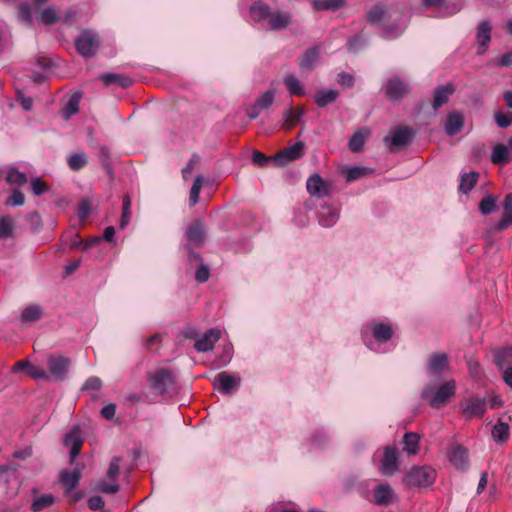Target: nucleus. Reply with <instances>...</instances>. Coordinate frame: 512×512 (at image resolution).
Returning a JSON list of instances; mask_svg holds the SVG:
<instances>
[{
  "instance_id": "obj_1",
  "label": "nucleus",
  "mask_w": 512,
  "mask_h": 512,
  "mask_svg": "<svg viewBox=\"0 0 512 512\" xmlns=\"http://www.w3.org/2000/svg\"><path fill=\"white\" fill-rule=\"evenodd\" d=\"M368 20L382 30L384 38L395 39L406 29L409 15L403 8L375 6L368 13Z\"/></svg>"
},
{
  "instance_id": "obj_2",
  "label": "nucleus",
  "mask_w": 512,
  "mask_h": 512,
  "mask_svg": "<svg viewBox=\"0 0 512 512\" xmlns=\"http://www.w3.org/2000/svg\"><path fill=\"white\" fill-rule=\"evenodd\" d=\"M250 16L254 22L264 23V28L271 31L284 30L293 21V15L289 11L271 9L262 2H257L250 7Z\"/></svg>"
},
{
  "instance_id": "obj_3",
  "label": "nucleus",
  "mask_w": 512,
  "mask_h": 512,
  "mask_svg": "<svg viewBox=\"0 0 512 512\" xmlns=\"http://www.w3.org/2000/svg\"><path fill=\"white\" fill-rule=\"evenodd\" d=\"M394 330L389 323L373 321L363 331L365 344L373 351L379 352L380 345L391 339Z\"/></svg>"
},
{
  "instance_id": "obj_4",
  "label": "nucleus",
  "mask_w": 512,
  "mask_h": 512,
  "mask_svg": "<svg viewBox=\"0 0 512 512\" xmlns=\"http://www.w3.org/2000/svg\"><path fill=\"white\" fill-rule=\"evenodd\" d=\"M456 391V382L449 380L439 387L428 384L422 391V397L433 408H441L454 396Z\"/></svg>"
},
{
  "instance_id": "obj_5",
  "label": "nucleus",
  "mask_w": 512,
  "mask_h": 512,
  "mask_svg": "<svg viewBox=\"0 0 512 512\" xmlns=\"http://www.w3.org/2000/svg\"><path fill=\"white\" fill-rule=\"evenodd\" d=\"M436 471L429 466L413 467L404 477V483L409 487H428L434 483Z\"/></svg>"
},
{
  "instance_id": "obj_6",
  "label": "nucleus",
  "mask_w": 512,
  "mask_h": 512,
  "mask_svg": "<svg viewBox=\"0 0 512 512\" xmlns=\"http://www.w3.org/2000/svg\"><path fill=\"white\" fill-rule=\"evenodd\" d=\"M99 44L98 35L92 31L83 32L75 41L77 51L84 57L92 56Z\"/></svg>"
},
{
  "instance_id": "obj_7",
  "label": "nucleus",
  "mask_w": 512,
  "mask_h": 512,
  "mask_svg": "<svg viewBox=\"0 0 512 512\" xmlns=\"http://www.w3.org/2000/svg\"><path fill=\"white\" fill-rule=\"evenodd\" d=\"M448 370L449 362L447 354L443 352H435L431 354L427 364V373L429 377L440 378L441 374Z\"/></svg>"
},
{
  "instance_id": "obj_8",
  "label": "nucleus",
  "mask_w": 512,
  "mask_h": 512,
  "mask_svg": "<svg viewBox=\"0 0 512 512\" xmlns=\"http://www.w3.org/2000/svg\"><path fill=\"white\" fill-rule=\"evenodd\" d=\"M378 469L383 475L391 476L395 474L398 470V451L395 447H385Z\"/></svg>"
},
{
  "instance_id": "obj_9",
  "label": "nucleus",
  "mask_w": 512,
  "mask_h": 512,
  "mask_svg": "<svg viewBox=\"0 0 512 512\" xmlns=\"http://www.w3.org/2000/svg\"><path fill=\"white\" fill-rule=\"evenodd\" d=\"M49 373L57 380H63L68 373L70 359L61 355H50L48 358Z\"/></svg>"
},
{
  "instance_id": "obj_10",
  "label": "nucleus",
  "mask_w": 512,
  "mask_h": 512,
  "mask_svg": "<svg viewBox=\"0 0 512 512\" xmlns=\"http://www.w3.org/2000/svg\"><path fill=\"white\" fill-rule=\"evenodd\" d=\"M373 497L377 505L384 507L392 505L397 500L394 490L386 483L375 487Z\"/></svg>"
},
{
  "instance_id": "obj_11",
  "label": "nucleus",
  "mask_w": 512,
  "mask_h": 512,
  "mask_svg": "<svg viewBox=\"0 0 512 512\" xmlns=\"http://www.w3.org/2000/svg\"><path fill=\"white\" fill-rule=\"evenodd\" d=\"M485 411V398L472 397L462 404V412L467 418L482 417Z\"/></svg>"
},
{
  "instance_id": "obj_12",
  "label": "nucleus",
  "mask_w": 512,
  "mask_h": 512,
  "mask_svg": "<svg viewBox=\"0 0 512 512\" xmlns=\"http://www.w3.org/2000/svg\"><path fill=\"white\" fill-rule=\"evenodd\" d=\"M151 386L158 393L163 394L174 383V377L168 370H160L150 378Z\"/></svg>"
},
{
  "instance_id": "obj_13",
  "label": "nucleus",
  "mask_w": 512,
  "mask_h": 512,
  "mask_svg": "<svg viewBox=\"0 0 512 512\" xmlns=\"http://www.w3.org/2000/svg\"><path fill=\"white\" fill-rule=\"evenodd\" d=\"M304 143L297 142L296 144L280 151L273 158L274 162L278 165H285L286 163L300 158L303 154Z\"/></svg>"
},
{
  "instance_id": "obj_14",
  "label": "nucleus",
  "mask_w": 512,
  "mask_h": 512,
  "mask_svg": "<svg viewBox=\"0 0 512 512\" xmlns=\"http://www.w3.org/2000/svg\"><path fill=\"white\" fill-rule=\"evenodd\" d=\"M221 331L212 328L205 332L203 336L195 342V349L198 352H207L213 349L215 343L220 339Z\"/></svg>"
},
{
  "instance_id": "obj_15",
  "label": "nucleus",
  "mask_w": 512,
  "mask_h": 512,
  "mask_svg": "<svg viewBox=\"0 0 512 512\" xmlns=\"http://www.w3.org/2000/svg\"><path fill=\"white\" fill-rule=\"evenodd\" d=\"M409 92V86L401 81L399 78L394 77L389 79L386 85V95L390 100H399Z\"/></svg>"
},
{
  "instance_id": "obj_16",
  "label": "nucleus",
  "mask_w": 512,
  "mask_h": 512,
  "mask_svg": "<svg viewBox=\"0 0 512 512\" xmlns=\"http://www.w3.org/2000/svg\"><path fill=\"white\" fill-rule=\"evenodd\" d=\"M310 195L323 198L329 195V185L319 176L312 175L306 183Z\"/></svg>"
},
{
  "instance_id": "obj_17",
  "label": "nucleus",
  "mask_w": 512,
  "mask_h": 512,
  "mask_svg": "<svg viewBox=\"0 0 512 512\" xmlns=\"http://www.w3.org/2000/svg\"><path fill=\"white\" fill-rule=\"evenodd\" d=\"M83 440L78 427L73 428L64 438V445L70 447V458L73 461L80 453Z\"/></svg>"
},
{
  "instance_id": "obj_18",
  "label": "nucleus",
  "mask_w": 512,
  "mask_h": 512,
  "mask_svg": "<svg viewBox=\"0 0 512 512\" xmlns=\"http://www.w3.org/2000/svg\"><path fill=\"white\" fill-rule=\"evenodd\" d=\"M339 219V211L331 205L324 204L318 211V221L323 227L329 228L336 224Z\"/></svg>"
},
{
  "instance_id": "obj_19",
  "label": "nucleus",
  "mask_w": 512,
  "mask_h": 512,
  "mask_svg": "<svg viewBox=\"0 0 512 512\" xmlns=\"http://www.w3.org/2000/svg\"><path fill=\"white\" fill-rule=\"evenodd\" d=\"M187 240L190 245L202 246L205 239V228L200 220H195L188 227L186 232Z\"/></svg>"
},
{
  "instance_id": "obj_20",
  "label": "nucleus",
  "mask_w": 512,
  "mask_h": 512,
  "mask_svg": "<svg viewBox=\"0 0 512 512\" xmlns=\"http://www.w3.org/2000/svg\"><path fill=\"white\" fill-rule=\"evenodd\" d=\"M412 134L411 130L406 127H398L391 132V136L384 138L386 143H390L393 147H401L409 144Z\"/></svg>"
},
{
  "instance_id": "obj_21",
  "label": "nucleus",
  "mask_w": 512,
  "mask_h": 512,
  "mask_svg": "<svg viewBox=\"0 0 512 512\" xmlns=\"http://www.w3.org/2000/svg\"><path fill=\"white\" fill-rule=\"evenodd\" d=\"M240 378L229 374L228 372H220L215 378V386L224 393H229L231 390L239 386Z\"/></svg>"
},
{
  "instance_id": "obj_22",
  "label": "nucleus",
  "mask_w": 512,
  "mask_h": 512,
  "mask_svg": "<svg viewBox=\"0 0 512 512\" xmlns=\"http://www.w3.org/2000/svg\"><path fill=\"white\" fill-rule=\"evenodd\" d=\"M449 458L451 463L457 469H465L468 466V451L466 448L459 444H455L451 447L449 452Z\"/></svg>"
},
{
  "instance_id": "obj_23",
  "label": "nucleus",
  "mask_w": 512,
  "mask_h": 512,
  "mask_svg": "<svg viewBox=\"0 0 512 512\" xmlns=\"http://www.w3.org/2000/svg\"><path fill=\"white\" fill-rule=\"evenodd\" d=\"M454 93V87L452 84H446L439 86L435 89L433 94L432 107L437 111L440 107L446 104L450 96Z\"/></svg>"
},
{
  "instance_id": "obj_24",
  "label": "nucleus",
  "mask_w": 512,
  "mask_h": 512,
  "mask_svg": "<svg viewBox=\"0 0 512 512\" xmlns=\"http://www.w3.org/2000/svg\"><path fill=\"white\" fill-rule=\"evenodd\" d=\"M304 114L305 109L303 107H290L289 109L284 111L282 126L288 130L292 129L298 123L301 122Z\"/></svg>"
},
{
  "instance_id": "obj_25",
  "label": "nucleus",
  "mask_w": 512,
  "mask_h": 512,
  "mask_svg": "<svg viewBox=\"0 0 512 512\" xmlns=\"http://www.w3.org/2000/svg\"><path fill=\"white\" fill-rule=\"evenodd\" d=\"M464 124V117L458 111H452L447 116L445 125V132L449 136H454L462 129Z\"/></svg>"
},
{
  "instance_id": "obj_26",
  "label": "nucleus",
  "mask_w": 512,
  "mask_h": 512,
  "mask_svg": "<svg viewBox=\"0 0 512 512\" xmlns=\"http://www.w3.org/2000/svg\"><path fill=\"white\" fill-rule=\"evenodd\" d=\"M491 39V26L488 21H483L480 23L477 30V40L479 43L477 53L482 55L486 52L488 47V43Z\"/></svg>"
},
{
  "instance_id": "obj_27",
  "label": "nucleus",
  "mask_w": 512,
  "mask_h": 512,
  "mask_svg": "<svg viewBox=\"0 0 512 512\" xmlns=\"http://www.w3.org/2000/svg\"><path fill=\"white\" fill-rule=\"evenodd\" d=\"M80 478L81 472L79 469L61 472L60 479L66 493H71L74 490V488L78 485Z\"/></svg>"
},
{
  "instance_id": "obj_28",
  "label": "nucleus",
  "mask_w": 512,
  "mask_h": 512,
  "mask_svg": "<svg viewBox=\"0 0 512 512\" xmlns=\"http://www.w3.org/2000/svg\"><path fill=\"white\" fill-rule=\"evenodd\" d=\"M100 80L106 85L115 84L122 88H128L132 85L133 81L126 75L118 73H107L100 77Z\"/></svg>"
},
{
  "instance_id": "obj_29",
  "label": "nucleus",
  "mask_w": 512,
  "mask_h": 512,
  "mask_svg": "<svg viewBox=\"0 0 512 512\" xmlns=\"http://www.w3.org/2000/svg\"><path fill=\"white\" fill-rule=\"evenodd\" d=\"M15 221L11 217L2 216V246H13L15 230Z\"/></svg>"
},
{
  "instance_id": "obj_30",
  "label": "nucleus",
  "mask_w": 512,
  "mask_h": 512,
  "mask_svg": "<svg viewBox=\"0 0 512 512\" xmlns=\"http://www.w3.org/2000/svg\"><path fill=\"white\" fill-rule=\"evenodd\" d=\"M492 438L497 443H505L510 436V427L507 423L498 421L492 428Z\"/></svg>"
},
{
  "instance_id": "obj_31",
  "label": "nucleus",
  "mask_w": 512,
  "mask_h": 512,
  "mask_svg": "<svg viewBox=\"0 0 512 512\" xmlns=\"http://www.w3.org/2000/svg\"><path fill=\"white\" fill-rule=\"evenodd\" d=\"M494 361L501 371L512 367V348L496 351Z\"/></svg>"
},
{
  "instance_id": "obj_32",
  "label": "nucleus",
  "mask_w": 512,
  "mask_h": 512,
  "mask_svg": "<svg viewBox=\"0 0 512 512\" xmlns=\"http://www.w3.org/2000/svg\"><path fill=\"white\" fill-rule=\"evenodd\" d=\"M369 130L367 129H361L360 131L356 132L351 139L349 140V149L352 152H359L362 150L366 140L369 137Z\"/></svg>"
},
{
  "instance_id": "obj_33",
  "label": "nucleus",
  "mask_w": 512,
  "mask_h": 512,
  "mask_svg": "<svg viewBox=\"0 0 512 512\" xmlns=\"http://www.w3.org/2000/svg\"><path fill=\"white\" fill-rule=\"evenodd\" d=\"M420 437L417 433L409 432L403 437V450L409 455H415L418 452Z\"/></svg>"
},
{
  "instance_id": "obj_34",
  "label": "nucleus",
  "mask_w": 512,
  "mask_h": 512,
  "mask_svg": "<svg viewBox=\"0 0 512 512\" xmlns=\"http://www.w3.org/2000/svg\"><path fill=\"white\" fill-rule=\"evenodd\" d=\"M81 99V95L79 93H74L69 98L68 102L64 105L61 110V114L64 119H69L72 115L76 114L79 110V102Z\"/></svg>"
},
{
  "instance_id": "obj_35",
  "label": "nucleus",
  "mask_w": 512,
  "mask_h": 512,
  "mask_svg": "<svg viewBox=\"0 0 512 512\" xmlns=\"http://www.w3.org/2000/svg\"><path fill=\"white\" fill-rule=\"evenodd\" d=\"M61 16L59 11L55 7H47L45 8L40 15L37 17V20L44 25H53L60 20Z\"/></svg>"
},
{
  "instance_id": "obj_36",
  "label": "nucleus",
  "mask_w": 512,
  "mask_h": 512,
  "mask_svg": "<svg viewBox=\"0 0 512 512\" xmlns=\"http://www.w3.org/2000/svg\"><path fill=\"white\" fill-rule=\"evenodd\" d=\"M426 6H434L437 7L441 13V16H449L457 13L460 10V6L458 4H453L452 6H446L444 0H423Z\"/></svg>"
},
{
  "instance_id": "obj_37",
  "label": "nucleus",
  "mask_w": 512,
  "mask_h": 512,
  "mask_svg": "<svg viewBox=\"0 0 512 512\" xmlns=\"http://www.w3.org/2000/svg\"><path fill=\"white\" fill-rule=\"evenodd\" d=\"M283 82L288 91L295 96H302L305 93L303 86L300 81L293 75L287 74L283 78Z\"/></svg>"
},
{
  "instance_id": "obj_38",
  "label": "nucleus",
  "mask_w": 512,
  "mask_h": 512,
  "mask_svg": "<svg viewBox=\"0 0 512 512\" xmlns=\"http://www.w3.org/2000/svg\"><path fill=\"white\" fill-rule=\"evenodd\" d=\"M319 51L317 48L307 50L300 59L299 65L302 69L310 70L318 62Z\"/></svg>"
},
{
  "instance_id": "obj_39",
  "label": "nucleus",
  "mask_w": 512,
  "mask_h": 512,
  "mask_svg": "<svg viewBox=\"0 0 512 512\" xmlns=\"http://www.w3.org/2000/svg\"><path fill=\"white\" fill-rule=\"evenodd\" d=\"M491 161L494 164H499V165L506 164V163L510 162L508 148L501 144L496 145L492 151Z\"/></svg>"
},
{
  "instance_id": "obj_40",
  "label": "nucleus",
  "mask_w": 512,
  "mask_h": 512,
  "mask_svg": "<svg viewBox=\"0 0 512 512\" xmlns=\"http://www.w3.org/2000/svg\"><path fill=\"white\" fill-rule=\"evenodd\" d=\"M5 180L10 185L19 187V186L26 184L27 177L24 173L20 172L18 169L11 167L6 172Z\"/></svg>"
},
{
  "instance_id": "obj_41",
  "label": "nucleus",
  "mask_w": 512,
  "mask_h": 512,
  "mask_svg": "<svg viewBox=\"0 0 512 512\" xmlns=\"http://www.w3.org/2000/svg\"><path fill=\"white\" fill-rule=\"evenodd\" d=\"M338 97V91L334 89L322 90L315 95V102L319 107L334 102Z\"/></svg>"
},
{
  "instance_id": "obj_42",
  "label": "nucleus",
  "mask_w": 512,
  "mask_h": 512,
  "mask_svg": "<svg viewBox=\"0 0 512 512\" xmlns=\"http://www.w3.org/2000/svg\"><path fill=\"white\" fill-rule=\"evenodd\" d=\"M346 0H313L312 5L315 10L336 11L345 5Z\"/></svg>"
},
{
  "instance_id": "obj_43",
  "label": "nucleus",
  "mask_w": 512,
  "mask_h": 512,
  "mask_svg": "<svg viewBox=\"0 0 512 512\" xmlns=\"http://www.w3.org/2000/svg\"><path fill=\"white\" fill-rule=\"evenodd\" d=\"M42 308L39 305L27 306L21 313V320L23 322H36L42 316Z\"/></svg>"
},
{
  "instance_id": "obj_44",
  "label": "nucleus",
  "mask_w": 512,
  "mask_h": 512,
  "mask_svg": "<svg viewBox=\"0 0 512 512\" xmlns=\"http://www.w3.org/2000/svg\"><path fill=\"white\" fill-rule=\"evenodd\" d=\"M478 173L470 172L461 176L459 190L463 193H468L476 185L478 180Z\"/></svg>"
},
{
  "instance_id": "obj_45",
  "label": "nucleus",
  "mask_w": 512,
  "mask_h": 512,
  "mask_svg": "<svg viewBox=\"0 0 512 512\" xmlns=\"http://www.w3.org/2000/svg\"><path fill=\"white\" fill-rule=\"evenodd\" d=\"M94 490L106 494H115L119 491V485L116 480L102 479L96 482Z\"/></svg>"
},
{
  "instance_id": "obj_46",
  "label": "nucleus",
  "mask_w": 512,
  "mask_h": 512,
  "mask_svg": "<svg viewBox=\"0 0 512 512\" xmlns=\"http://www.w3.org/2000/svg\"><path fill=\"white\" fill-rule=\"evenodd\" d=\"M54 497L50 494L38 496L34 499L31 509L33 512H40L54 503Z\"/></svg>"
},
{
  "instance_id": "obj_47",
  "label": "nucleus",
  "mask_w": 512,
  "mask_h": 512,
  "mask_svg": "<svg viewBox=\"0 0 512 512\" xmlns=\"http://www.w3.org/2000/svg\"><path fill=\"white\" fill-rule=\"evenodd\" d=\"M68 166L73 171L84 168L87 164V156L84 153H75L68 157Z\"/></svg>"
},
{
  "instance_id": "obj_48",
  "label": "nucleus",
  "mask_w": 512,
  "mask_h": 512,
  "mask_svg": "<svg viewBox=\"0 0 512 512\" xmlns=\"http://www.w3.org/2000/svg\"><path fill=\"white\" fill-rule=\"evenodd\" d=\"M372 173V169L367 167H351L347 168L345 171L347 181H355L359 178H362L368 174Z\"/></svg>"
},
{
  "instance_id": "obj_49",
  "label": "nucleus",
  "mask_w": 512,
  "mask_h": 512,
  "mask_svg": "<svg viewBox=\"0 0 512 512\" xmlns=\"http://www.w3.org/2000/svg\"><path fill=\"white\" fill-rule=\"evenodd\" d=\"M130 208H131V198L129 195H125L123 197L122 215H121V219H120V228H122V229L125 228L130 221V218H131Z\"/></svg>"
},
{
  "instance_id": "obj_50",
  "label": "nucleus",
  "mask_w": 512,
  "mask_h": 512,
  "mask_svg": "<svg viewBox=\"0 0 512 512\" xmlns=\"http://www.w3.org/2000/svg\"><path fill=\"white\" fill-rule=\"evenodd\" d=\"M202 185H203V178H202V176H200V175L196 176V178H195V180L193 182V185L191 187V190H190L189 202H190L191 206H194V205H196L198 203V201H199V194H200Z\"/></svg>"
},
{
  "instance_id": "obj_51",
  "label": "nucleus",
  "mask_w": 512,
  "mask_h": 512,
  "mask_svg": "<svg viewBox=\"0 0 512 512\" xmlns=\"http://www.w3.org/2000/svg\"><path fill=\"white\" fill-rule=\"evenodd\" d=\"M24 203L25 196L18 188H14L5 201V204L11 207L22 206Z\"/></svg>"
},
{
  "instance_id": "obj_52",
  "label": "nucleus",
  "mask_w": 512,
  "mask_h": 512,
  "mask_svg": "<svg viewBox=\"0 0 512 512\" xmlns=\"http://www.w3.org/2000/svg\"><path fill=\"white\" fill-rule=\"evenodd\" d=\"M496 209V198L488 195L479 204V210L483 215H489Z\"/></svg>"
},
{
  "instance_id": "obj_53",
  "label": "nucleus",
  "mask_w": 512,
  "mask_h": 512,
  "mask_svg": "<svg viewBox=\"0 0 512 512\" xmlns=\"http://www.w3.org/2000/svg\"><path fill=\"white\" fill-rule=\"evenodd\" d=\"M274 101V92L271 90L263 93L254 103L260 110L268 109Z\"/></svg>"
},
{
  "instance_id": "obj_54",
  "label": "nucleus",
  "mask_w": 512,
  "mask_h": 512,
  "mask_svg": "<svg viewBox=\"0 0 512 512\" xmlns=\"http://www.w3.org/2000/svg\"><path fill=\"white\" fill-rule=\"evenodd\" d=\"M31 191L35 196H41L49 191V186L40 178H33L30 181Z\"/></svg>"
},
{
  "instance_id": "obj_55",
  "label": "nucleus",
  "mask_w": 512,
  "mask_h": 512,
  "mask_svg": "<svg viewBox=\"0 0 512 512\" xmlns=\"http://www.w3.org/2000/svg\"><path fill=\"white\" fill-rule=\"evenodd\" d=\"M18 16H19V19L27 24V25H32L33 23V16H32V11H31V7L29 4L27 3H23L19 6V9H18Z\"/></svg>"
},
{
  "instance_id": "obj_56",
  "label": "nucleus",
  "mask_w": 512,
  "mask_h": 512,
  "mask_svg": "<svg viewBox=\"0 0 512 512\" xmlns=\"http://www.w3.org/2000/svg\"><path fill=\"white\" fill-rule=\"evenodd\" d=\"M120 473V459L115 457L111 460L107 470V477L110 480H116Z\"/></svg>"
},
{
  "instance_id": "obj_57",
  "label": "nucleus",
  "mask_w": 512,
  "mask_h": 512,
  "mask_svg": "<svg viewBox=\"0 0 512 512\" xmlns=\"http://www.w3.org/2000/svg\"><path fill=\"white\" fill-rule=\"evenodd\" d=\"M495 121L501 128H507L512 124V113L498 112L495 114Z\"/></svg>"
},
{
  "instance_id": "obj_58",
  "label": "nucleus",
  "mask_w": 512,
  "mask_h": 512,
  "mask_svg": "<svg viewBox=\"0 0 512 512\" xmlns=\"http://www.w3.org/2000/svg\"><path fill=\"white\" fill-rule=\"evenodd\" d=\"M328 442V436L325 431H317L312 436V445L318 448L325 447L326 443Z\"/></svg>"
},
{
  "instance_id": "obj_59",
  "label": "nucleus",
  "mask_w": 512,
  "mask_h": 512,
  "mask_svg": "<svg viewBox=\"0 0 512 512\" xmlns=\"http://www.w3.org/2000/svg\"><path fill=\"white\" fill-rule=\"evenodd\" d=\"M233 349L231 345H226L223 347V353L218 359L219 366H226L231 358H232Z\"/></svg>"
},
{
  "instance_id": "obj_60",
  "label": "nucleus",
  "mask_w": 512,
  "mask_h": 512,
  "mask_svg": "<svg viewBox=\"0 0 512 512\" xmlns=\"http://www.w3.org/2000/svg\"><path fill=\"white\" fill-rule=\"evenodd\" d=\"M252 160H253V163L260 166V167H264L266 166L269 162L271 161H274L272 158H268L265 154L259 152V151H255L252 155Z\"/></svg>"
},
{
  "instance_id": "obj_61",
  "label": "nucleus",
  "mask_w": 512,
  "mask_h": 512,
  "mask_svg": "<svg viewBox=\"0 0 512 512\" xmlns=\"http://www.w3.org/2000/svg\"><path fill=\"white\" fill-rule=\"evenodd\" d=\"M102 386V381L100 378L98 377H95V376H92V377H89L84 386H83V389L85 390H99Z\"/></svg>"
},
{
  "instance_id": "obj_62",
  "label": "nucleus",
  "mask_w": 512,
  "mask_h": 512,
  "mask_svg": "<svg viewBox=\"0 0 512 512\" xmlns=\"http://www.w3.org/2000/svg\"><path fill=\"white\" fill-rule=\"evenodd\" d=\"M208 278H209V269L206 265L201 264L199 266V268L196 270L195 279L199 283H204L208 280Z\"/></svg>"
},
{
  "instance_id": "obj_63",
  "label": "nucleus",
  "mask_w": 512,
  "mask_h": 512,
  "mask_svg": "<svg viewBox=\"0 0 512 512\" xmlns=\"http://www.w3.org/2000/svg\"><path fill=\"white\" fill-rule=\"evenodd\" d=\"M90 211V202L88 200L81 201L78 207V216L80 220L84 221L89 216Z\"/></svg>"
},
{
  "instance_id": "obj_64",
  "label": "nucleus",
  "mask_w": 512,
  "mask_h": 512,
  "mask_svg": "<svg viewBox=\"0 0 512 512\" xmlns=\"http://www.w3.org/2000/svg\"><path fill=\"white\" fill-rule=\"evenodd\" d=\"M512 224V208L504 209L503 217L498 223L499 229H504Z\"/></svg>"
}]
</instances>
